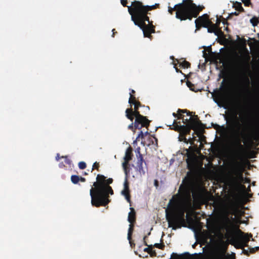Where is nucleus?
Instances as JSON below:
<instances>
[{"label": "nucleus", "instance_id": "13d9d810", "mask_svg": "<svg viewBox=\"0 0 259 259\" xmlns=\"http://www.w3.org/2000/svg\"><path fill=\"white\" fill-rule=\"evenodd\" d=\"M135 91L134 90H131L130 94H132L134 95V94H135Z\"/></svg>", "mask_w": 259, "mask_h": 259}, {"label": "nucleus", "instance_id": "423d86ee", "mask_svg": "<svg viewBox=\"0 0 259 259\" xmlns=\"http://www.w3.org/2000/svg\"><path fill=\"white\" fill-rule=\"evenodd\" d=\"M142 105L140 102L138 101L137 103L131 105L130 108H127L125 110V116L131 121H134L135 128L139 130L141 129L143 127L148 128L150 125V121L147 118L140 114L139 111V107Z\"/></svg>", "mask_w": 259, "mask_h": 259}, {"label": "nucleus", "instance_id": "2f4dec72", "mask_svg": "<svg viewBox=\"0 0 259 259\" xmlns=\"http://www.w3.org/2000/svg\"><path fill=\"white\" fill-rule=\"evenodd\" d=\"M202 196V192L201 191H199L196 193L193 194V196L194 199L200 198Z\"/></svg>", "mask_w": 259, "mask_h": 259}, {"label": "nucleus", "instance_id": "cd10ccee", "mask_svg": "<svg viewBox=\"0 0 259 259\" xmlns=\"http://www.w3.org/2000/svg\"><path fill=\"white\" fill-rule=\"evenodd\" d=\"M138 101L136 100V97L134 95L130 94V97L128 100V103L130 104V106L137 103Z\"/></svg>", "mask_w": 259, "mask_h": 259}, {"label": "nucleus", "instance_id": "0eeeda50", "mask_svg": "<svg viewBox=\"0 0 259 259\" xmlns=\"http://www.w3.org/2000/svg\"><path fill=\"white\" fill-rule=\"evenodd\" d=\"M159 4H156L154 5L144 6L140 1H134L132 3L131 6L128 7V12L133 17H138L141 20H146L149 22V17L147 16L148 11H151L158 8Z\"/></svg>", "mask_w": 259, "mask_h": 259}, {"label": "nucleus", "instance_id": "4d7b16f0", "mask_svg": "<svg viewBox=\"0 0 259 259\" xmlns=\"http://www.w3.org/2000/svg\"><path fill=\"white\" fill-rule=\"evenodd\" d=\"M154 185L155 186H157L158 185V181L157 180H155V182H154Z\"/></svg>", "mask_w": 259, "mask_h": 259}, {"label": "nucleus", "instance_id": "393cba45", "mask_svg": "<svg viewBox=\"0 0 259 259\" xmlns=\"http://www.w3.org/2000/svg\"><path fill=\"white\" fill-rule=\"evenodd\" d=\"M250 22L253 27H255L259 23V18L256 16H253L250 19Z\"/></svg>", "mask_w": 259, "mask_h": 259}, {"label": "nucleus", "instance_id": "bb28decb", "mask_svg": "<svg viewBox=\"0 0 259 259\" xmlns=\"http://www.w3.org/2000/svg\"><path fill=\"white\" fill-rule=\"evenodd\" d=\"M235 9L239 12H244V9L242 6V4L239 2H236L234 6Z\"/></svg>", "mask_w": 259, "mask_h": 259}, {"label": "nucleus", "instance_id": "6e6552de", "mask_svg": "<svg viewBox=\"0 0 259 259\" xmlns=\"http://www.w3.org/2000/svg\"><path fill=\"white\" fill-rule=\"evenodd\" d=\"M225 80L224 79L219 90H216L212 94L213 101L220 107L227 108L229 103L228 88L226 84H225Z\"/></svg>", "mask_w": 259, "mask_h": 259}, {"label": "nucleus", "instance_id": "72a5a7b5", "mask_svg": "<svg viewBox=\"0 0 259 259\" xmlns=\"http://www.w3.org/2000/svg\"><path fill=\"white\" fill-rule=\"evenodd\" d=\"M186 83L187 86L190 88V89L191 91L196 92V90L194 89L195 85L191 82L188 80Z\"/></svg>", "mask_w": 259, "mask_h": 259}, {"label": "nucleus", "instance_id": "de8ad7c7", "mask_svg": "<svg viewBox=\"0 0 259 259\" xmlns=\"http://www.w3.org/2000/svg\"><path fill=\"white\" fill-rule=\"evenodd\" d=\"M243 249V251H242V252L246 255H249V252H248V251L247 250H245L244 249V248L242 249Z\"/></svg>", "mask_w": 259, "mask_h": 259}, {"label": "nucleus", "instance_id": "dca6fc26", "mask_svg": "<svg viewBox=\"0 0 259 259\" xmlns=\"http://www.w3.org/2000/svg\"><path fill=\"white\" fill-rule=\"evenodd\" d=\"M245 138V134L244 131H240V130L236 131L235 133V139L237 144L242 147L241 144V139H244Z\"/></svg>", "mask_w": 259, "mask_h": 259}, {"label": "nucleus", "instance_id": "774afa93", "mask_svg": "<svg viewBox=\"0 0 259 259\" xmlns=\"http://www.w3.org/2000/svg\"><path fill=\"white\" fill-rule=\"evenodd\" d=\"M242 188H243V189H246V187H245V186L244 185H242Z\"/></svg>", "mask_w": 259, "mask_h": 259}, {"label": "nucleus", "instance_id": "c9c22d12", "mask_svg": "<svg viewBox=\"0 0 259 259\" xmlns=\"http://www.w3.org/2000/svg\"><path fill=\"white\" fill-rule=\"evenodd\" d=\"M153 139H151L150 143L152 144H155L156 146L158 145V140L155 137L154 135L151 136Z\"/></svg>", "mask_w": 259, "mask_h": 259}, {"label": "nucleus", "instance_id": "c85d7f7f", "mask_svg": "<svg viewBox=\"0 0 259 259\" xmlns=\"http://www.w3.org/2000/svg\"><path fill=\"white\" fill-rule=\"evenodd\" d=\"M179 63H180V65L181 66L184 68H188L190 67L191 66V64L186 60L183 61L182 62Z\"/></svg>", "mask_w": 259, "mask_h": 259}, {"label": "nucleus", "instance_id": "a211bd4d", "mask_svg": "<svg viewBox=\"0 0 259 259\" xmlns=\"http://www.w3.org/2000/svg\"><path fill=\"white\" fill-rule=\"evenodd\" d=\"M130 210L131 211L128 213L127 220L130 224H133L136 222V212L134 208L133 207H131Z\"/></svg>", "mask_w": 259, "mask_h": 259}, {"label": "nucleus", "instance_id": "c756f323", "mask_svg": "<svg viewBox=\"0 0 259 259\" xmlns=\"http://www.w3.org/2000/svg\"><path fill=\"white\" fill-rule=\"evenodd\" d=\"M71 181L72 183L76 184L79 181V177L77 175H72L71 177Z\"/></svg>", "mask_w": 259, "mask_h": 259}, {"label": "nucleus", "instance_id": "58836bf2", "mask_svg": "<svg viewBox=\"0 0 259 259\" xmlns=\"http://www.w3.org/2000/svg\"><path fill=\"white\" fill-rule=\"evenodd\" d=\"M61 158L65 159V162L66 164L70 165L71 163V160L69 159L67 156H62Z\"/></svg>", "mask_w": 259, "mask_h": 259}, {"label": "nucleus", "instance_id": "f704fd0d", "mask_svg": "<svg viewBox=\"0 0 259 259\" xmlns=\"http://www.w3.org/2000/svg\"><path fill=\"white\" fill-rule=\"evenodd\" d=\"M78 167L81 169H84L87 167L86 163L83 161H81L78 163Z\"/></svg>", "mask_w": 259, "mask_h": 259}, {"label": "nucleus", "instance_id": "b1692460", "mask_svg": "<svg viewBox=\"0 0 259 259\" xmlns=\"http://www.w3.org/2000/svg\"><path fill=\"white\" fill-rule=\"evenodd\" d=\"M122 166L124 170V172L125 175V179L127 180V178L128 177V175L130 174V168L128 166V164H125V163H122Z\"/></svg>", "mask_w": 259, "mask_h": 259}, {"label": "nucleus", "instance_id": "f3484780", "mask_svg": "<svg viewBox=\"0 0 259 259\" xmlns=\"http://www.w3.org/2000/svg\"><path fill=\"white\" fill-rule=\"evenodd\" d=\"M133 150L132 148L130 147H128L126 151L125 156L124 157V161L123 163H125V164H128L129 161L132 159L133 156Z\"/></svg>", "mask_w": 259, "mask_h": 259}, {"label": "nucleus", "instance_id": "39448f33", "mask_svg": "<svg viewBox=\"0 0 259 259\" xmlns=\"http://www.w3.org/2000/svg\"><path fill=\"white\" fill-rule=\"evenodd\" d=\"M176 11V17L181 21L191 20L196 18L200 11L191 0H183L182 3L175 5L174 8L168 7V12L172 15Z\"/></svg>", "mask_w": 259, "mask_h": 259}, {"label": "nucleus", "instance_id": "a878e982", "mask_svg": "<svg viewBox=\"0 0 259 259\" xmlns=\"http://www.w3.org/2000/svg\"><path fill=\"white\" fill-rule=\"evenodd\" d=\"M191 255L188 252H186L183 254H179L177 259H190Z\"/></svg>", "mask_w": 259, "mask_h": 259}, {"label": "nucleus", "instance_id": "ea45409f", "mask_svg": "<svg viewBox=\"0 0 259 259\" xmlns=\"http://www.w3.org/2000/svg\"><path fill=\"white\" fill-rule=\"evenodd\" d=\"M152 248H153V245H149V246H148V247L145 248L144 249V251H145V252H147L148 253H150L151 251H152Z\"/></svg>", "mask_w": 259, "mask_h": 259}, {"label": "nucleus", "instance_id": "864d4df0", "mask_svg": "<svg viewBox=\"0 0 259 259\" xmlns=\"http://www.w3.org/2000/svg\"><path fill=\"white\" fill-rule=\"evenodd\" d=\"M174 67L175 68V69H176V71L177 72H180V73H182V71L180 70H179L177 67H176L175 66H174Z\"/></svg>", "mask_w": 259, "mask_h": 259}, {"label": "nucleus", "instance_id": "09e8293b", "mask_svg": "<svg viewBox=\"0 0 259 259\" xmlns=\"http://www.w3.org/2000/svg\"><path fill=\"white\" fill-rule=\"evenodd\" d=\"M149 254H150L151 256H152L156 255V252L155 250H153V249H152V251H151V252H150Z\"/></svg>", "mask_w": 259, "mask_h": 259}, {"label": "nucleus", "instance_id": "a18cd8bd", "mask_svg": "<svg viewBox=\"0 0 259 259\" xmlns=\"http://www.w3.org/2000/svg\"><path fill=\"white\" fill-rule=\"evenodd\" d=\"M120 3L123 7H127V8L128 9L129 6H127V0H120Z\"/></svg>", "mask_w": 259, "mask_h": 259}, {"label": "nucleus", "instance_id": "20e7f679", "mask_svg": "<svg viewBox=\"0 0 259 259\" xmlns=\"http://www.w3.org/2000/svg\"><path fill=\"white\" fill-rule=\"evenodd\" d=\"M239 211L237 208L235 206L231 207L228 213L224 218V226L227 230V235L230 238V243L234 245L235 247L238 249H243L244 246H247V243L250 240V238L252 237V234H250L249 236H245L242 238V241L239 240V237L236 235L234 228L233 222L235 221V218L232 217L229 218L228 214L235 215Z\"/></svg>", "mask_w": 259, "mask_h": 259}, {"label": "nucleus", "instance_id": "bf43d9fd", "mask_svg": "<svg viewBox=\"0 0 259 259\" xmlns=\"http://www.w3.org/2000/svg\"><path fill=\"white\" fill-rule=\"evenodd\" d=\"M223 23L224 24H228V23L227 22V21L226 20H224L223 21Z\"/></svg>", "mask_w": 259, "mask_h": 259}, {"label": "nucleus", "instance_id": "680f3d73", "mask_svg": "<svg viewBox=\"0 0 259 259\" xmlns=\"http://www.w3.org/2000/svg\"><path fill=\"white\" fill-rule=\"evenodd\" d=\"M131 246L133 247V246H135V244L133 242L132 240H131V244H130Z\"/></svg>", "mask_w": 259, "mask_h": 259}, {"label": "nucleus", "instance_id": "49530a36", "mask_svg": "<svg viewBox=\"0 0 259 259\" xmlns=\"http://www.w3.org/2000/svg\"><path fill=\"white\" fill-rule=\"evenodd\" d=\"M144 133L142 131H141L138 135L137 138H144Z\"/></svg>", "mask_w": 259, "mask_h": 259}, {"label": "nucleus", "instance_id": "412c9836", "mask_svg": "<svg viewBox=\"0 0 259 259\" xmlns=\"http://www.w3.org/2000/svg\"><path fill=\"white\" fill-rule=\"evenodd\" d=\"M207 28V32L209 33H214L215 35L218 36L219 32H218V30L215 28L214 25H213V23L211 22V24L209 25Z\"/></svg>", "mask_w": 259, "mask_h": 259}, {"label": "nucleus", "instance_id": "f8f14e48", "mask_svg": "<svg viewBox=\"0 0 259 259\" xmlns=\"http://www.w3.org/2000/svg\"><path fill=\"white\" fill-rule=\"evenodd\" d=\"M209 15L207 14L198 17L195 21L196 30H199L201 27H208L211 24Z\"/></svg>", "mask_w": 259, "mask_h": 259}, {"label": "nucleus", "instance_id": "37998d69", "mask_svg": "<svg viewBox=\"0 0 259 259\" xmlns=\"http://www.w3.org/2000/svg\"><path fill=\"white\" fill-rule=\"evenodd\" d=\"M99 163L97 162H95L93 165V169H97V170H99Z\"/></svg>", "mask_w": 259, "mask_h": 259}, {"label": "nucleus", "instance_id": "c03bdc74", "mask_svg": "<svg viewBox=\"0 0 259 259\" xmlns=\"http://www.w3.org/2000/svg\"><path fill=\"white\" fill-rule=\"evenodd\" d=\"M179 256V254L177 253L173 252L171 254L170 258L169 259H177Z\"/></svg>", "mask_w": 259, "mask_h": 259}, {"label": "nucleus", "instance_id": "8fccbe9b", "mask_svg": "<svg viewBox=\"0 0 259 259\" xmlns=\"http://www.w3.org/2000/svg\"><path fill=\"white\" fill-rule=\"evenodd\" d=\"M146 238H147V236H144V238H143V240H144V245H146V246H149V245L147 244V242H146V240H145Z\"/></svg>", "mask_w": 259, "mask_h": 259}, {"label": "nucleus", "instance_id": "603ef678", "mask_svg": "<svg viewBox=\"0 0 259 259\" xmlns=\"http://www.w3.org/2000/svg\"><path fill=\"white\" fill-rule=\"evenodd\" d=\"M79 181H81L82 182H85V179L83 177H79Z\"/></svg>", "mask_w": 259, "mask_h": 259}, {"label": "nucleus", "instance_id": "3c124183", "mask_svg": "<svg viewBox=\"0 0 259 259\" xmlns=\"http://www.w3.org/2000/svg\"><path fill=\"white\" fill-rule=\"evenodd\" d=\"M172 115L175 117H177L178 118V117L180 115V114L178 112V113H172Z\"/></svg>", "mask_w": 259, "mask_h": 259}, {"label": "nucleus", "instance_id": "aec40b11", "mask_svg": "<svg viewBox=\"0 0 259 259\" xmlns=\"http://www.w3.org/2000/svg\"><path fill=\"white\" fill-rule=\"evenodd\" d=\"M226 250L219 251L212 256V259H229L225 254Z\"/></svg>", "mask_w": 259, "mask_h": 259}, {"label": "nucleus", "instance_id": "473e14b6", "mask_svg": "<svg viewBox=\"0 0 259 259\" xmlns=\"http://www.w3.org/2000/svg\"><path fill=\"white\" fill-rule=\"evenodd\" d=\"M153 246L158 248L159 249L163 250L165 247V245L163 243H155Z\"/></svg>", "mask_w": 259, "mask_h": 259}, {"label": "nucleus", "instance_id": "7ed1b4c3", "mask_svg": "<svg viewBox=\"0 0 259 259\" xmlns=\"http://www.w3.org/2000/svg\"><path fill=\"white\" fill-rule=\"evenodd\" d=\"M165 212L168 227L174 230L181 228V221L184 220L185 209L179 194L174 195L169 200Z\"/></svg>", "mask_w": 259, "mask_h": 259}, {"label": "nucleus", "instance_id": "9d476101", "mask_svg": "<svg viewBox=\"0 0 259 259\" xmlns=\"http://www.w3.org/2000/svg\"><path fill=\"white\" fill-rule=\"evenodd\" d=\"M132 20L134 21L135 24L137 25L143 30L145 37L151 38L152 37L151 33H155V26L153 25V22H148V24L145 23L146 20H141L138 17H133Z\"/></svg>", "mask_w": 259, "mask_h": 259}, {"label": "nucleus", "instance_id": "5fc2aeb1", "mask_svg": "<svg viewBox=\"0 0 259 259\" xmlns=\"http://www.w3.org/2000/svg\"><path fill=\"white\" fill-rule=\"evenodd\" d=\"M203 57L204 58H206L208 56L207 54L205 53V51H203Z\"/></svg>", "mask_w": 259, "mask_h": 259}, {"label": "nucleus", "instance_id": "e2e57ef3", "mask_svg": "<svg viewBox=\"0 0 259 259\" xmlns=\"http://www.w3.org/2000/svg\"><path fill=\"white\" fill-rule=\"evenodd\" d=\"M207 51L211 52V48L210 46L208 48Z\"/></svg>", "mask_w": 259, "mask_h": 259}, {"label": "nucleus", "instance_id": "0e129e2a", "mask_svg": "<svg viewBox=\"0 0 259 259\" xmlns=\"http://www.w3.org/2000/svg\"><path fill=\"white\" fill-rule=\"evenodd\" d=\"M197 245V243L196 242V243H195L192 245V247H193V248H195V246H196Z\"/></svg>", "mask_w": 259, "mask_h": 259}, {"label": "nucleus", "instance_id": "2eb2a0df", "mask_svg": "<svg viewBox=\"0 0 259 259\" xmlns=\"http://www.w3.org/2000/svg\"><path fill=\"white\" fill-rule=\"evenodd\" d=\"M186 151L188 157L186 159V162L188 166H189L194 163L195 160V155L193 152L190 151L188 149H186Z\"/></svg>", "mask_w": 259, "mask_h": 259}, {"label": "nucleus", "instance_id": "1a4fd4ad", "mask_svg": "<svg viewBox=\"0 0 259 259\" xmlns=\"http://www.w3.org/2000/svg\"><path fill=\"white\" fill-rule=\"evenodd\" d=\"M181 122H177L174 120L172 123V128L175 131L181 132L184 136L190 134L191 130H195L198 126L202 125L201 122L199 120L197 115H194V118L192 119L187 125H181Z\"/></svg>", "mask_w": 259, "mask_h": 259}, {"label": "nucleus", "instance_id": "9b49d317", "mask_svg": "<svg viewBox=\"0 0 259 259\" xmlns=\"http://www.w3.org/2000/svg\"><path fill=\"white\" fill-rule=\"evenodd\" d=\"M137 153V170L141 175H145L146 171H148V166L147 162L144 160L142 154L140 152V148L139 147L136 150Z\"/></svg>", "mask_w": 259, "mask_h": 259}, {"label": "nucleus", "instance_id": "6ab92c4d", "mask_svg": "<svg viewBox=\"0 0 259 259\" xmlns=\"http://www.w3.org/2000/svg\"><path fill=\"white\" fill-rule=\"evenodd\" d=\"M234 174L238 177L240 179H243V170L242 167L239 165L235 166L233 170Z\"/></svg>", "mask_w": 259, "mask_h": 259}, {"label": "nucleus", "instance_id": "052dcab7", "mask_svg": "<svg viewBox=\"0 0 259 259\" xmlns=\"http://www.w3.org/2000/svg\"><path fill=\"white\" fill-rule=\"evenodd\" d=\"M238 14H239V13L236 12H235L234 13H231V15H236V16L238 15Z\"/></svg>", "mask_w": 259, "mask_h": 259}, {"label": "nucleus", "instance_id": "e433bc0d", "mask_svg": "<svg viewBox=\"0 0 259 259\" xmlns=\"http://www.w3.org/2000/svg\"><path fill=\"white\" fill-rule=\"evenodd\" d=\"M259 250V247H255L252 248H249V253H253Z\"/></svg>", "mask_w": 259, "mask_h": 259}, {"label": "nucleus", "instance_id": "f257e3e1", "mask_svg": "<svg viewBox=\"0 0 259 259\" xmlns=\"http://www.w3.org/2000/svg\"><path fill=\"white\" fill-rule=\"evenodd\" d=\"M112 183V178L106 179L103 175H97L96 182L93 184L94 187H92L90 191L93 206L97 207L105 206L110 202L109 195L114 194L112 187L110 186Z\"/></svg>", "mask_w": 259, "mask_h": 259}, {"label": "nucleus", "instance_id": "69168bd1", "mask_svg": "<svg viewBox=\"0 0 259 259\" xmlns=\"http://www.w3.org/2000/svg\"><path fill=\"white\" fill-rule=\"evenodd\" d=\"M56 159H57V160H59V155H58H58H57V156H56Z\"/></svg>", "mask_w": 259, "mask_h": 259}, {"label": "nucleus", "instance_id": "f03ea898", "mask_svg": "<svg viewBox=\"0 0 259 259\" xmlns=\"http://www.w3.org/2000/svg\"><path fill=\"white\" fill-rule=\"evenodd\" d=\"M250 56L248 51L235 63V69L238 75L239 80L237 84L236 91L239 95L249 93L250 91V80L252 74L249 61Z\"/></svg>", "mask_w": 259, "mask_h": 259}, {"label": "nucleus", "instance_id": "4468645a", "mask_svg": "<svg viewBox=\"0 0 259 259\" xmlns=\"http://www.w3.org/2000/svg\"><path fill=\"white\" fill-rule=\"evenodd\" d=\"M193 189V185L191 181L186 182L183 187L182 191L183 193L188 196H190V194Z\"/></svg>", "mask_w": 259, "mask_h": 259}, {"label": "nucleus", "instance_id": "79ce46f5", "mask_svg": "<svg viewBox=\"0 0 259 259\" xmlns=\"http://www.w3.org/2000/svg\"><path fill=\"white\" fill-rule=\"evenodd\" d=\"M123 195H124L125 196V198L128 202H129V203L131 202V195H130V193L125 194H123Z\"/></svg>", "mask_w": 259, "mask_h": 259}, {"label": "nucleus", "instance_id": "4c0bfd02", "mask_svg": "<svg viewBox=\"0 0 259 259\" xmlns=\"http://www.w3.org/2000/svg\"><path fill=\"white\" fill-rule=\"evenodd\" d=\"M242 2L246 7H249L252 5L250 0H242Z\"/></svg>", "mask_w": 259, "mask_h": 259}, {"label": "nucleus", "instance_id": "5701e85b", "mask_svg": "<svg viewBox=\"0 0 259 259\" xmlns=\"http://www.w3.org/2000/svg\"><path fill=\"white\" fill-rule=\"evenodd\" d=\"M130 189H129V184L127 180L125 179V181L124 182V189L121 192V194L122 195L130 193Z\"/></svg>", "mask_w": 259, "mask_h": 259}, {"label": "nucleus", "instance_id": "7c9ffc66", "mask_svg": "<svg viewBox=\"0 0 259 259\" xmlns=\"http://www.w3.org/2000/svg\"><path fill=\"white\" fill-rule=\"evenodd\" d=\"M220 23L221 20L219 18H217L216 23L214 24L213 23V25H214L215 28H217V29L218 30V32L219 33H222L221 29L220 28Z\"/></svg>", "mask_w": 259, "mask_h": 259}, {"label": "nucleus", "instance_id": "6e6d98bb", "mask_svg": "<svg viewBox=\"0 0 259 259\" xmlns=\"http://www.w3.org/2000/svg\"><path fill=\"white\" fill-rule=\"evenodd\" d=\"M238 232L241 233H243L239 229V226H238L236 228Z\"/></svg>", "mask_w": 259, "mask_h": 259}, {"label": "nucleus", "instance_id": "ddd939ff", "mask_svg": "<svg viewBox=\"0 0 259 259\" xmlns=\"http://www.w3.org/2000/svg\"><path fill=\"white\" fill-rule=\"evenodd\" d=\"M178 112L180 114V115L178 117V119H182V122L184 124H186V125L188 124L189 122L194 118V117L192 118L191 117H190L189 119H185L184 118V115H183L182 113H187V116H191V113L189 111H188L187 110L179 109L178 110Z\"/></svg>", "mask_w": 259, "mask_h": 259}, {"label": "nucleus", "instance_id": "4be33fe9", "mask_svg": "<svg viewBox=\"0 0 259 259\" xmlns=\"http://www.w3.org/2000/svg\"><path fill=\"white\" fill-rule=\"evenodd\" d=\"M134 231V225L130 224L129 225V228L128 230V233H127V239L129 241L130 244H131V239H132V234Z\"/></svg>", "mask_w": 259, "mask_h": 259}, {"label": "nucleus", "instance_id": "338daca9", "mask_svg": "<svg viewBox=\"0 0 259 259\" xmlns=\"http://www.w3.org/2000/svg\"><path fill=\"white\" fill-rule=\"evenodd\" d=\"M220 236H221V238H222L223 237V234H222V233H220Z\"/></svg>", "mask_w": 259, "mask_h": 259}, {"label": "nucleus", "instance_id": "a19ab883", "mask_svg": "<svg viewBox=\"0 0 259 259\" xmlns=\"http://www.w3.org/2000/svg\"><path fill=\"white\" fill-rule=\"evenodd\" d=\"M128 128L132 131H134V130L137 129V128H135L134 122H133V121H132V123L128 126Z\"/></svg>", "mask_w": 259, "mask_h": 259}]
</instances>
